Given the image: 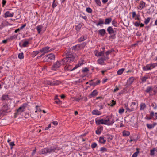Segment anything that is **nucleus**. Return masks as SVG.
Instances as JSON below:
<instances>
[{"mask_svg":"<svg viewBox=\"0 0 157 157\" xmlns=\"http://www.w3.org/2000/svg\"><path fill=\"white\" fill-rule=\"evenodd\" d=\"M75 54H66V57L64 58L61 61H57L54 63L52 67V69L53 70H56L60 68L62 65H64L66 64V63H70L75 58Z\"/></svg>","mask_w":157,"mask_h":157,"instance_id":"obj_1","label":"nucleus"},{"mask_svg":"<svg viewBox=\"0 0 157 157\" xmlns=\"http://www.w3.org/2000/svg\"><path fill=\"white\" fill-rule=\"evenodd\" d=\"M56 150V147H54L50 148H45L39 151V154L40 155L44 154L47 153H50L54 152Z\"/></svg>","mask_w":157,"mask_h":157,"instance_id":"obj_2","label":"nucleus"},{"mask_svg":"<svg viewBox=\"0 0 157 157\" xmlns=\"http://www.w3.org/2000/svg\"><path fill=\"white\" fill-rule=\"evenodd\" d=\"M27 105V104L26 103H24L17 109L16 112L15 113V118L17 117L18 115L21 114L25 111V109Z\"/></svg>","mask_w":157,"mask_h":157,"instance_id":"obj_3","label":"nucleus"},{"mask_svg":"<svg viewBox=\"0 0 157 157\" xmlns=\"http://www.w3.org/2000/svg\"><path fill=\"white\" fill-rule=\"evenodd\" d=\"M10 108L8 105L5 104L3 105L2 109L0 110V117L6 114L9 111Z\"/></svg>","mask_w":157,"mask_h":157,"instance_id":"obj_4","label":"nucleus"},{"mask_svg":"<svg viewBox=\"0 0 157 157\" xmlns=\"http://www.w3.org/2000/svg\"><path fill=\"white\" fill-rule=\"evenodd\" d=\"M157 66V63H156L148 64H147L146 66H144L143 67V70L144 71L151 70Z\"/></svg>","mask_w":157,"mask_h":157,"instance_id":"obj_5","label":"nucleus"},{"mask_svg":"<svg viewBox=\"0 0 157 157\" xmlns=\"http://www.w3.org/2000/svg\"><path fill=\"white\" fill-rule=\"evenodd\" d=\"M50 47L48 46H46L43 48L41 49H40V52L41 54L38 57V58H40L42 56L44 55L46 53H47L50 51L49 50Z\"/></svg>","mask_w":157,"mask_h":157,"instance_id":"obj_6","label":"nucleus"},{"mask_svg":"<svg viewBox=\"0 0 157 157\" xmlns=\"http://www.w3.org/2000/svg\"><path fill=\"white\" fill-rule=\"evenodd\" d=\"M55 58V55L52 53H50L44 57V62H49L51 60H54Z\"/></svg>","mask_w":157,"mask_h":157,"instance_id":"obj_7","label":"nucleus"},{"mask_svg":"<svg viewBox=\"0 0 157 157\" xmlns=\"http://www.w3.org/2000/svg\"><path fill=\"white\" fill-rule=\"evenodd\" d=\"M111 119L110 118H107V119H103V124L106 125L108 126L112 125L114 122V121L113 118L112 120L110 121Z\"/></svg>","mask_w":157,"mask_h":157,"instance_id":"obj_8","label":"nucleus"},{"mask_svg":"<svg viewBox=\"0 0 157 157\" xmlns=\"http://www.w3.org/2000/svg\"><path fill=\"white\" fill-rule=\"evenodd\" d=\"M146 3L144 2L143 1H141L139 3L137 8L141 10L145 7Z\"/></svg>","mask_w":157,"mask_h":157,"instance_id":"obj_9","label":"nucleus"},{"mask_svg":"<svg viewBox=\"0 0 157 157\" xmlns=\"http://www.w3.org/2000/svg\"><path fill=\"white\" fill-rule=\"evenodd\" d=\"M108 58L105 56L97 60L98 63L100 65H103L104 64V60L107 59Z\"/></svg>","mask_w":157,"mask_h":157,"instance_id":"obj_10","label":"nucleus"},{"mask_svg":"<svg viewBox=\"0 0 157 157\" xmlns=\"http://www.w3.org/2000/svg\"><path fill=\"white\" fill-rule=\"evenodd\" d=\"M14 13L12 12L11 13L9 11L6 12L4 14V17L7 18L9 17H12L13 16Z\"/></svg>","mask_w":157,"mask_h":157,"instance_id":"obj_11","label":"nucleus"},{"mask_svg":"<svg viewBox=\"0 0 157 157\" xmlns=\"http://www.w3.org/2000/svg\"><path fill=\"white\" fill-rule=\"evenodd\" d=\"M94 53L95 56L99 57L101 56H103L104 52L103 51L99 52L97 50H95L94 51Z\"/></svg>","mask_w":157,"mask_h":157,"instance_id":"obj_12","label":"nucleus"},{"mask_svg":"<svg viewBox=\"0 0 157 157\" xmlns=\"http://www.w3.org/2000/svg\"><path fill=\"white\" fill-rule=\"evenodd\" d=\"M103 129V127L102 126H99L98 127L97 130H96L95 132L98 135H100Z\"/></svg>","mask_w":157,"mask_h":157,"instance_id":"obj_13","label":"nucleus"},{"mask_svg":"<svg viewBox=\"0 0 157 157\" xmlns=\"http://www.w3.org/2000/svg\"><path fill=\"white\" fill-rule=\"evenodd\" d=\"M93 115H99L101 114V112L98 111V110L95 109L93 110L91 113Z\"/></svg>","mask_w":157,"mask_h":157,"instance_id":"obj_14","label":"nucleus"},{"mask_svg":"<svg viewBox=\"0 0 157 157\" xmlns=\"http://www.w3.org/2000/svg\"><path fill=\"white\" fill-rule=\"evenodd\" d=\"M96 124L97 125H99L101 124H103V119H96L95 120Z\"/></svg>","mask_w":157,"mask_h":157,"instance_id":"obj_15","label":"nucleus"},{"mask_svg":"<svg viewBox=\"0 0 157 157\" xmlns=\"http://www.w3.org/2000/svg\"><path fill=\"white\" fill-rule=\"evenodd\" d=\"M107 31L109 34H113L115 33V31L111 26H109L107 28Z\"/></svg>","mask_w":157,"mask_h":157,"instance_id":"obj_16","label":"nucleus"},{"mask_svg":"<svg viewBox=\"0 0 157 157\" xmlns=\"http://www.w3.org/2000/svg\"><path fill=\"white\" fill-rule=\"evenodd\" d=\"M98 33L101 36H103L106 34L105 30L104 29H102L98 31Z\"/></svg>","mask_w":157,"mask_h":157,"instance_id":"obj_17","label":"nucleus"},{"mask_svg":"<svg viewBox=\"0 0 157 157\" xmlns=\"http://www.w3.org/2000/svg\"><path fill=\"white\" fill-rule=\"evenodd\" d=\"M136 105V103L135 102H132L130 105V108H129V112H132L134 110L135 106Z\"/></svg>","mask_w":157,"mask_h":157,"instance_id":"obj_18","label":"nucleus"},{"mask_svg":"<svg viewBox=\"0 0 157 157\" xmlns=\"http://www.w3.org/2000/svg\"><path fill=\"white\" fill-rule=\"evenodd\" d=\"M32 38H30L29 39H27V41H25L23 43L22 46L25 47L27 46V45L28 44L29 42L31 40H32Z\"/></svg>","mask_w":157,"mask_h":157,"instance_id":"obj_19","label":"nucleus"},{"mask_svg":"<svg viewBox=\"0 0 157 157\" xmlns=\"http://www.w3.org/2000/svg\"><path fill=\"white\" fill-rule=\"evenodd\" d=\"M43 26L42 25H40L37 26L36 27V29L38 32V34H40V32L42 30V29L43 28Z\"/></svg>","mask_w":157,"mask_h":157,"instance_id":"obj_20","label":"nucleus"},{"mask_svg":"<svg viewBox=\"0 0 157 157\" xmlns=\"http://www.w3.org/2000/svg\"><path fill=\"white\" fill-rule=\"evenodd\" d=\"M135 80L134 78L133 77H131L129 78L128 80V83L129 85H131Z\"/></svg>","mask_w":157,"mask_h":157,"instance_id":"obj_21","label":"nucleus"},{"mask_svg":"<svg viewBox=\"0 0 157 157\" xmlns=\"http://www.w3.org/2000/svg\"><path fill=\"white\" fill-rule=\"evenodd\" d=\"M98 92L97 90H94L91 93L90 95V98L95 96L97 94Z\"/></svg>","mask_w":157,"mask_h":157,"instance_id":"obj_22","label":"nucleus"},{"mask_svg":"<svg viewBox=\"0 0 157 157\" xmlns=\"http://www.w3.org/2000/svg\"><path fill=\"white\" fill-rule=\"evenodd\" d=\"M104 24V20L103 19L100 18L99 19L98 22L96 23V25L97 26H101V25H102Z\"/></svg>","mask_w":157,"mask_h":157,"instance_id":"obj_23","label":"nucleus"},{"mask_svg":"<svg viewBox=\"0 0 157 157\" xmlns=\"http://www.w3.org/2000/svg\"><path fill=\"white\" fill-rule=\"evenodd\" d=\"M148 78L147 76H144L141 77L140 78L142 82L143 83H144L146 82V80Z\"/></svg>","mask_w":157,"mask_h":157,"instance_id":"obj_24","label":"nucleus"},{"mask_svg":"<svg viewBox=\"0 0 157 157\" xmlns=\"http://www.w3.org/2000/svg\"><path fill=\"white\" fill-rule=\"evenodd\" d=\"M99 141L100 143L103 144H104L106 142V140L102 137H99Z\"/></svg>","mask_w":157,"mask_h":157,"instance_id":"obj_25","label":"nucleus"},{"mask_svg":"<svg viewBox=\"0 0 157 157\" xmlns=\"http://www.w3.org/2000/svg\"><path fill=\"white\" fill-rule=\"evenodd\" d=\"M112 21V19L111 18H107L105 19L104 24L105 25L109 24Z\"/></svg>","mask_w":157,"mask_h":157,"instance_id":"obj_26","label":"nucleus"},{"mask_svg":"<svg viewBox=\"0 0 157 157\" xmlns=\"http://www.w3.org/2000/svg\"><path fill=\"white\" fill-rule=\"evenodd\" d=\"M87 38L86 36H82L80 38L78 39V41L79 42H82L85 40Z\"/></svg>","mask_w":157,"mask_h":157,"instance_id":"obj_27","label":"nucleus"},{"mask_svg":"<svg viewBox=\"0 0 157 157\" xmlns=\"http://www.w3.org/2000/svg\"><path fill=\"white\" fill-rule=\"evenodd\" d=\"M100 82V81L99 80H97V82H96L90 83V86H96L97 85H98L99 84Z\"/></svg>","mask_w":157,"mask_h":157,"instance_id":"obj_28","label":"nucleus"},{"mask_svg":"<svg viewBox=\"0 0 157 157\" xmlns=\"http://www.w3.org/2000/svg\"><path fill=\"white\" fill-rule=\"evenodd\" d=\"M146 107V105L144 103H141L140 105V110H143Z\"/></svg>","mask_w":157,"mask_h":157,"instance_id":"obj_29","label":"nucleus"},{"mask_svg":"<svg viewBox=\"0 0 157 157\" xmlns=\"http://www.w3.org/2000/svg\"><path fill=\"white\" fill-rule=\"evenodd\" d=\"M130 134V132L128 131L124 130L123 132V135L124 136H128Z\"/></svg>","mask_w":157,"mask_h":157,"instance_id":"obj_30","label":"nucleus"},{"mask_svg":"<svg viewBox=\"0 0 157 157\" xmlns=\"http://www.w3.org/2000/svg\"><path fill=\"white\" fill-rule=\"evenodd\" d=\"M80 47V44H77L75 46H74L72 48V49L75 50H78L79 49Z\"/></svg>","mask_w":157,"mask_h":157,"instance_id":"obj_31","label":"nucleus"},{"mask_svg":"<svg viewBox=\"0 0 157 157\" xmlns=\"http://www.w3.org/2000/svg\"><path fill=\"white\" fill-rule=\"evenodd\" d=\"M83 63H79L78 64H76L75 66L72 69H71V70H70L71 71H73L75 70V69L77 68L78 67H79L80 66H81Z\"/></svg>","mask_w":157,"mask_h":157,"instance_id":"obj_32","label":"nucleus"},{"mask_svg":"<svg viewBox=\"0 0 157 157\" xmlns=\"http://www.w3.org/2000/svg\"><path fill=\"white\" fill-rule=\"evenodd\" d=\"M100 151L101 152V153H103L106 152H108V151L107 150L106 148L104 147H102L101 148Z\"/></svg>","mask_w":157,"mask_h":157,"instance_id":"obj_33","label":"nucleus"},{"mask_svg":"<svg viewBox=\"0 0 157 157\" xmlns=\"http://www.w3.org/2000/svg\"><path fill=\"white\" fill-rule=\"evenodd\" d=\"M154 115V113L153 111H151L150 113L149 117L147 118V119L149 120L153 118V117Z\"/></svg>","mask_w":157,"mask_h":157,"instance_id":"obj_34","label":"nucleus"},{"mask_svg":"<svg viewBox=\"0 0 157 157\" xmlns=\"http://www.w3.org/2000/svg\"><path fill=\"white\" fill-rule=\"evenodd\" d=\"M152 88L151 86H148L147 87L145 91L147 93H149L150 91H152Z\"/></svg>","mask_w":157,"mask_h":157,"instance_id":"obj_35","label":"nucleus"},{"mask_svg":"<svg viewBox=\"0 0 157 157\" xmlns=\"http://www.w3.org/2000/svg\"><path fill=\"white\" fill-rule=\"evenodd\" d=\"M40 52V50L34 51L32 53V55L33 57H35Z\"/></svg>","mask_w":157,"mask_h":157,"instance_id":"obj_36","label":"nucleus"},{"mask_svg":"<svg viewBox=\"0 0 157 157\" xmlns=\"http://www.w3.org/2000/svg\"><path fill=\"white\" fill-rule=\"evenodd\" d=\"M53 86L59 85L61 83V82L58 80L53 81Z\"/></svg>","mask_w":157,"mask_h":157,"instance_id":"obj_37","label":"nucleus"},{"mask_svg":"<svg viewBox=\"0 0 157 157\" xmlns=\"http://www.w3.org/2000/svg\"><path fill=\"white\" fill-rule=\"evenodd\" d=\"M124 69L123 68H121V69H119L117 71V74L118 75H121L123 73V72H124Z\"/></svg>","mask_w":157,"mask_h":157,"instance_id":"obj_38","label":"nucleus"},{"mask_svg":"<svg viewBox=\"0 0 157 157\" xmlns=\"http://www.w3.org/2000/svg\"><path fill=\"white\" fill-rule=\"evenodd\" d=\"M137 151L135 152L132 155V157H137L138 155V154L139 152V151L138 148H137Z\"/></svg>","mask_w":157,"mask_h":157,"instance_id":"obj_39","label":"nucleus"},{"mask_svg":"<svg viewBox=\"0 0 157 157\" xmlns=\"http://www.w3.org/2000/svg\"><path fill=\"white\" fill-rule=\"evenodd\" d=\"M124 107L125 108L126 110H127V111L129 112V108H128V103H125L124 105Z\"/></svg>","mask_w":157,"mask_h":157,"instance_id":"obj_40","label":"nucleus"},{"mask_svg":"<svg viewBox=\"0 0 157 157\" xmlns=\"http://www.w3.org/2000/svg\"><path fill=\"white\" fill-rule=\"evenodd\" d=\"M24 54L23 53H21L18 54V58L20 59H23L24 58Z\"/></svg>","mask_w":157,"mask_h":157,"instance_id":"obj_41","label":"nucleus"},{"mask_svg":"<svg viewBox=\"0 0 157 157\" xmlns=\"http://www.w3.org/2000/svg\"><path fill=\"white\" fill-rule=\"evenodd\" d=\"M112 24L115 27H117L118 26V24L117 22L115 20H113L112 22Z\"/></svg>","mask_w":157,"mask_h":157,"instance_id":"obj_42","label":"nucleus"},{"mask_svg":"<svg viewBox=\"0 0 157 157\" xmlns=\"http://www.w3.org/2000/svg\"><path fill=\"white\" fill-rule=\"evenodd\" d=\"M151 19L150 17H148L147 19H145L144 21V23L145 24H148L150 22Z\"/></svg>","mask_w":157,"mask_h":157,"instance_id":"obj_43","label":"nucleus"},{"mask_svg":"<svg viewBox=\"0 0 157 157\" xmlns=\"http://www.w3.org/2000/svg\"><path fill=\"white\" fill-rule=\"evenodd\" d=\"M82 27V25L81 24H79L78 25L75 27V29L77 31H79L80 28Z\"/></svg>","mask_w":157,"mask_h":157,"instance_id":"obj_44","label":"nucleus"},{"mask_svg":"<svg viewBox=\"0 0 157 157\" xmlns=\"http://www.w3.org/2000/svg\"><path fill=\"white\" fill-rule=\"evenodd\" d=\"M155 149L154 148L153 149L151 150H150V155L151 156L154 155L155 154Z\"/></svg>","mask_w":157,"mask_h":157,"instance_id":"obj_45","label":"nucleus"},{"mask_svg":"<svg viewBox=\"0 0 157 157\" xmlns=\"http://www.w3.org/2000/svg\"><path fill=\"white\" fill-rule=\"evenodd\" d=\"M71 66L70 65H66L65 67V70H69L70 71H71L70 70H71Z\"/></svg>","mask_w":157,"mask_h":157,"instance_id":"obj_46","label":"nucleus"},{"mask_svg":"<svg viewBox=\"0 0 157 157\" xmlns=\"http://www.w3.org/2000/svg\"><path fill=\"white\" fill-rule=\"evenodd\" d=\"M46 83L48 85H50L51 86H53V81L48 80L46 82Z\"/></svg>","mask_w":157,"mask_h":157,"instance_id":"obj_47","label":"nucleus"},{"mask_svg":"<svg viewBox=\"0 0 157 157\" xmlns=\"http://www.w3.org/2000/svg\"><path fill=\"white\" fill-rule=\"evenodd\" d=\"M124 109L123 108H121L119 109V113L120 114H121L124 112Z\"/></svg>","mask_w":157,"mask_h":157,"instance_id":"obj_48","label":"nucleus"},{"mask_svg":"<svg viewBox=\"0 0 157 157\" xmlns=\"http://www.w3.org/2000/svg\"><path fill=\"white\" fill-rule=\"evenodd\" d=\"M151 106L155 109H156L157 108V105L155 103H152L151 104Z\"/></svg>","mask_w":157,"mask_h":157,"instance_id":"obj_49","label":"nucleus"},{"mask_svg":"<svg viewBox=\"0 0 157 157\" xmlns=\"http://www.w3.org/2000/svg\"><path fill=\"white\" fill-rule=\"evenodd\" d=\"M147 126L148 129H151L154 127V125H153L152 124H147Z\"/></svg>","mask_w":157,"mask_h":157,"instance_id":"obj_50","label":"nucleus"},{"mask_svg":"<svg viewBox=\"0 0 157 157\" xmlns=\"http://www.w3.org/2000/svg\"><path fill=\"white\" fill-rule=\"evenodd\" d=\"M86 11L88 13H92V10L90 8H87L86 9Z\"/></svg>","mask_w":157,"mask_h":157,"instance_id":"obj_51","label":"nucleus"},{"mask_svg":"<svg viewBox=\"0 0 157 157\" xmlns=\"http://www.w3.org/2000/svg\"><path fill=\"white\" fill-rule=\"evenodd\" d=\"M96 3L98 6H101V3L100 0H95Z\"/></svg>","mask_w":157,"mask_h":157,"instance_id":"obj_52","label":"nucleus"},{"mask_svg":"<svg viewBox=\"0 0 157 157\" xmlns=\"http://www.w3.org/2000/svg\"><path fill=\"white\" fill-rule=\"evenodd\" d=\"M97 146V144L96 143H93L91 145V147L92 148L94 149Z\"/></svg>","mask_w":157,"mask_h":157,"instance_id":"obj_53","label":"nucleus"},{"mask_svg":"<svg viewBox=\"0 0 157 157\" xmlns=\"http://www.w3.org/2000/svg\"><path fill=\"white\" fill-rule=\"evenodd\" d=\"M110 105L111 106H113L116 104V102L115 101L113 100H112V102L110 103Z\"/></svg>","mask_w":157,"mask_h":157,"instance_id":"obj_54","label":"nucleus"},{"mask_svg":"<svg viewBox=\"0 0 157 157\" xmlns=\"http://www.w3.org/2000/svg\"><path fill=\"white\" fill-rule=\"evenodd\" d=\"M9 145H10V146L11 148H12L13 147V146H14V145H15V144L14 143V142L13 141L10 142L9 143Z\"/></svg>","mask_w":157,"mask_h":157,"instance_id":"obj_55","label":"nucleus"},{"mask_svg":"<svg viewBox=\"0 0 157 157\" xmlns=\"http://www.w3.org/2000/svg\"><path fill=\"white\" fill-rule=\"evenodd\" d=\"M36 110L35 111V112L36 113L38 111L40 112V108L37 106H36Z\"/></svg>","mask_w":157,"mask_h":157,"instance_id":"obj_56","label":"nucleus"},{"mask_svg":"<svg viewBox=\"0 0 157 157\" xmlns=\"http://www.w3.org/2000/svg\"><path fill=\"white\" fill-rule=\"evenodd\" d=\"M14 39H15L14 37L13 36H11L10 37L7 38V40H8L9 41H10V40H13Z\"/></svg>","mask_w":157,"mask_h":157,"instance_id":"obj_57","label":"nucleus"},{"mask_svg":"<svg viewBox=\"0 0 157 157\" xmlns=\"http://www.w3.org/2000/svg\"><path fill=\"white\" fill-rule=\"evenodd\" d=\"M2 98V100H4L8 98V95H3Z\"/></svg>","mask_w":157,"mask_h":157,"instance_id":"obj_58","label":"nucleus"},{"mask_svg":"<svg viewBox=\"0 0 157 157\" xmlns=\"http://www.w3.org/2000/svg\"><path fill=\"white\" fill-rule=\"evenodd\" d=\"M89 71V69L87 68H84L82 70V71L83 72H87Z\"/></svg>","mask_w":157,"mask_h":157,"instance_id":"obj_59","label":"nucleus"},{"mask_svg":"<svg viewBox=\"0 0 157 157\" xmlns=\"http://www.w3.org/2000/svg\"><path fill=\"white\" fill-rule=\"evenodd\" d=\"M26 24L25 23L23 24V25L22 26H21L19 28V29H20V30L22 29L23 28L26 26Z\"/></svg>","mask_w":157,"mask_h":157,"instance_id":"obj_60","label":"nucleus"},{"mask_svg":"<svg viewBox=\"0 0 157 157\" xmlns=\"http://www.w3.org/2000/svg\"><path fill=\"white\" fill-rule=\"evenodd\" d=\"M140 25V23L137 22H136L134 23V25L136 27H138Z\"/></svg>","mask_w":157,"mask_h":157,"instance_id":"obj_61","label":"nucleus"},{"mask_svg":"<svg viewBox=\"0 0 157 157\" xmlns=\"http://www.w3.org/2000/svg\"><path fill=\"white\" fill-rule=\"evenodd\" d=\"M55 101V102L57 104H59L61 103V101L58 98Z\"/></svg>","mask_w":157,"mask_h":157,"instance_id":"obj_62","label":"nucleus"},{"mask_svg":"<svg viewBox=\"0 0 157 157\" xmlns=\"http://www.w3.org/2000/svg\"><path fill=\"white\" fill-rule=\"evenodd\" d=\"M154 117L153 118V119L154 120H156L157 119V112L155 113V114H154Z\"/></svg>","mask_w":157,"mask_h":157,"instance_id":"obj_63","label":"nucleus"},{"mask_svg":"<svg viewBox=\"0 0 157 157\" xmlns=\"http://www.w3.org/2000/svg\"><path fill=\"white\" fill-rule=\"evenodd\" d=\"M52 123L55 126L57 125L58 124V122L57 121H53L52 122Z\"/></svg>","mask_w":157,"mask_h":157,"instance_id":"obj_64","label":"nucleus"}]
</instances>
